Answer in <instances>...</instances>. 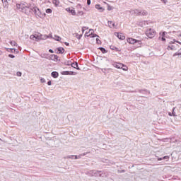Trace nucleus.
<instances>
[{
	"instance_id": "nucleus-1",
	"label": "nucleus",
	"mask_w": 181,
	"mask_h": 181,
	"mask_svg": "<svg viewBox=\"0 0 181 181\" xmlns=\"http://www.w3.org/2000/svg\"><path fill=\"white\" fill-rule=\"evenodd\" d=\"M106 61L110 62L112 66H113V67H115V69L123 70V71H128V66H127L125 64L117 62L112 60L110 61V59H106Z\"/></svg>"
},
{
	"instance_id": "nucleus-2",
	"label": "nucleus",
	"mask_w": 181,
	"mask_h": 181,
	"mask_svg": "<svg viewBox=\"0 0 181 181\" xmlns=\"http://www.w3.org/2000/svg\"><path fill=\"white\" fill-rule=\"evenodd\" d=\"M30 13H34L35 16L42 18V12L40 11V9H39L36 6L30 7L28 6V8H27L26 15H29Z\"/></svg>"
},
{
	"instance_id": "nucleus-3",
	"label": "nucleus",
	"mask_w": 181,
	"mask_h": 181,
	"mask_svg": "<svg viewBox=\"0 0 181 181\" xmlns=\"http://www.w3.org/2000/svg\"><path fill=\"white\" fill-rule=\"evenodd\" d=\"M127 43H129V45H134L135 46L136 49L142 47V40H136L133 37H127Z\"/></svg>"
},
{
	"instance_id": "nucleus-4",
	"label": "nucleus",
	"mask_w": 181,
	"mask_h": 181,
	"mask_svg": "<svg viewBox=\"0 0 181 181\" xmlns=\"http://www.w3.org/2000/svg\"><path fill=\"white\" fill-rule=\"evenodd\" d=\"M16 8L18 9V11H20V12H23L26 15L29 6H28V3L21 2L20 4H16Z\"/></svg>"
},
{
	"instance_id": "nucleus-5",
	"label": "nucleus",
	"mask_w": 181,
	"mask_h": 181,
	"mask_svg": "<svg viewBox=\"0 0 181 181\" xmlns=\"http://www.w3.org/2000/svg\"><path fill=\"white\" fill-rule=\"evenodd\" d=\"M88 173L90 176H95V177H104V176H105L104 171L101 170H91Z\"/></svg>"
},
{
	"instance_id": "nucleus-6",
	"label": "nucleus",
	"mask_w": 181,
	"mask_h": 181,
	"mask_svg": "<svg viewBox=\"0 0 181 181\" xmlns=\"http://www.w3.org/2000/svg\"><path fill=\"white\" fill-rule=\"evenodd\" d=\"M156 35V31L152 28H148L146 32V35L148 37V39H153Z\"/></svg>"
},
{
	"instance_id": "nucleus-7",
	"label": "nucleus",
	"mask_w": 181,
	"mask_h": 181,
	"mask_svg": "<svg viewBox=\"0 0 181 181\" xmlns=\"http://www.w3.org/2000/svg\"><path fill=\"white\" fill-rule=\"evenodd\" d=\"M61 74L62 76H76L77 73L73 71H63Z\"/></svg>"
},
{
	"instance_id": "nucleus-8",
	"label": "nucleus",
	"mask_w": 181,
	"mask_h": 181,
	"mask_svg": "<svg viewBox=\"0 0 181 181\" xmlns=\"http://www.w3.org/2000/svg\"><path fill=\"white\" fill-rule=\"evenodd\" d=\"M157 160L160 161L162 160L163 162H168L169 160V159L170 158V156H164L162 157H159V156H156Z\"/></svg>"
},
{
	"instance_id": "nucleus-9",
	"label": "nucleus",
	"mask_w": 181,
	"mask_h": 181,
	"mask_svg": "<svg viewBox=\"0 0 181 181\" xmlns=\"http://www.w3.org/2000/svg\"><path fill=\"white\" fill-rule=\"evenodd\" d=\"M88 33H90V34H88L89 37H91V38H93V37H100V35L94 33V29H93V28L89 29Z\"/></svg>"
},
{
	"instance_id": "nucleus-10",
	"label": "nucleus",
	"mask_w": 181,
	"mask_h": 181,
	"mask_svg": "<svg viewBox=\"0 0 181 181\" xmlns=\"http://www.w3.org/2000/svg\"><path fill=\"white\" fill-rule=\"evenodd\" d=\"M115 36H116L119 40H125V35L122 33H115Z\"/></svg>"
},
{
	"instance_id": "nucleus-11",
	"label": "nucleus",
	"mask_w": 181,
	"mask_h": 181,
	"mask_svg": "<svg viewBox=\"0 0 181 181\" xmlns=\"http://www.w3.org/2000/svg\"><path fill=\"white\" fill-rule=\"evenodd\" d=\"M65 52L66 49H64V48L62 47H59L55 49V53H57V54H63V53H64Z\"/></svg>"
},
{
	"instance_id": "nucleus-12",
	"label": "nucleus",
	"mask_w": 181,
	"mask_h": 181,
	"mask_svg": "<svg viewBox=\"0 0 181 181\" xmlns=\"http://www.w3.org/2000/svg\"><path fill=\"white\" fill-rule=\"evenodd\" d=\"M65 11H66V12H68L69 13H71V15H72L73 16H76V10L74 9V8H70L68 7L65 9Z\"/></svg>"
},
{
	"instance_id": "nucleus-13",
	"label": "nucleus",
	"mask_w": 181,
	"mask_h": 181,
	"mask_svg": "<svg viewBox=\"0 0 181 181\" xmlns=\"http://www.w3.org/2000/svg\"><path fill=\"white\" fill-rule=\"evenodd\" d=\"M167 50L170 51H173V52H175V46H173V45L172 44V41H168V44L167 46Z\"/></svg>"
},
{
	"instance_id": "nucleus-14",
	"label": "nucleus",
	"mask_w": 181,
	"mask_h": 181,
	"mask_svg": "<svg viewBox=\"0 0 181 181\" xmlns=\"http://www.w3.org/2000/svg\"><path fill=\"white\" fill-rule=\"evenodd\" d=\"M49 60H52V62H59L60 59H59V57L57 54H50Z\"/></svg>"
},
{
	"instance_id": "nucleus-15",
	"label": "nucleus",
	"mask_w": 181,
	"mask_h": 181,
	"mask_svg": "<svg viewBox=\"0 0 181 181\" xmlns=\"http://www.w3.org/2000/svg\"><path fill=\"white\" fill-rule=\"evenodd\" d=\"M142 10L139 9V8H135L134 10H132V15H136V16H141V12Z\"/></svg>"
},
{
	"instance_id": "nucleus-16",
	"label": "nucleus",
	"mask_w": 181,
	"mask_h": 181,
	"mask_svg": "<svg viewBox=\"0 0 181 181\" xmlns=\"http://www.w3.org/2000/svg\"><path fill=\"white\" fill-rule=\"evenodd\" d=\"M6 52H8L9 53H16L18 54V53H19V49L16 48H6Z\"/></svg>"
},
{
	"instance_id": "nucleus-17",
	"label": "nucleus",
	"mask_w": 181,
	"mask_h": 181,
	"mask_svg": "<svg viewBox=\"0 0 181 181\" xmlns=\"http://www.w3.org/2000/svg\"><path fill=\"white\" fill-rule=\"evenodd\" d=\"M95 9L99 11V12H104V11H105V8H104V7L101 6V4H95Z\"/></svg>"
},
{
	"instance_id": "nucleus-18",
	"label": "nucleus",
	"mask_w": 181,
	"mask_h": 181,
	"mask_svg": "<svg viewBox=\"0 0 181 181\" xmlns=\"http://www.w3.org/2000/svg\"><path fill=\"white\" fill-rule=\"evenodd\" d=\"M39 56H40L42 59H47V60H49L50 58V54H47V53H41V54H39Z\"/></svg>"
},
{
	"instance_id": "nucleus-19",
	"label": "nucleus",
	"mask_w": 181,
	"mask_h": 181,
	"mask_svg": "<svg viewBox=\"0 0 181 181\" xmlns=\"http://www.w3.org/2000/svg\"><path fill=\"white\" fill-rule=\"evenodd\" d=\"M107 24L109 28H110L111 29H112V28H114L115 29V28H117V25H115V23L112 22V21H108Z\"/></svg>"
},
{
	"instance_id": "nucleus-20",
	"label": "nucleus",
	"mask_w": 181,
	"mask_h": 181,
	"mask_svg": "<svg viewBox=\"0 0 181 181\" xmlns=\"http://www.w3.org/2000/svg\"><path fill=\"white\" fill-rule=\"evenodd\" d=\"M170 41H171V45L174 46V48L175 49V50H177V49L180 48V46L178 44H177L175 41H174V39H173V40H170Z\"/></svg>"
},
{
	"instance_id": "nucleus-21",
	"label": "nucleus",
	"mask_w": 181,
	"mask_h": 181,
	"mask_svg": "<svg viewBox=\"0 0 181 181\" xmlns=\"http://www.w3.org/2000/svg\"><path fill=\"white\" fill-rule=\"evenodd\" d=\"M40 40H42V34L38 33L35 34V42H40Z\"/></svg>"
},
{
	"instance_id": "nucleus-22",
	"label": "nucleus",
	"mask_w": 181,
	"mask_h": 181,
	"mask_svg": "<svg viewBox=\"0 0 181 181\" xmlns=\"http://www.w3.org/2000/svg\"><path fill=\"white\" fill-rule=\"evenodd\" d=\"M51 77L52 78H57L59 77V72L54 71L51 73Z\"/></svg>"
},
{
	"instance_id": "nucleus-23",
	"label": "nucleus",
	"mask_w": 181,
	"mask_h": 181,
	"mask_svg": "<svg viewBox=\"0 0 181 181\" xmlns=\"http://www.w3.org/2000/svg\"><path fill=\"white\" fill-rule=\"evenodd\" d=\"M138 26H140V28H144V26H146V21H139L137 23Z\"/></svg>"
},
{
	"instance_id": "nucleus-24",
	"label": "nucleus",
	"mask_w": 181,
	"mask_h": 181,
	"mask_svg": "<svg viewBox=\"0 0 181 181\" xmlns=\"http://www.w3.org/2000/svg\"><path fill=\"white\" fill-rule=\"evenodd\" d=\"M110 50H115V52H121V49H119V48L115 47V45H110Z\"/></svg>"
},
{
	"instance_id": "nucleus-25",
	"label": "nucleus",
	"mask_w": 181,
	"mask_h": 181,
	"mask_svg": "<svg viewBox=\"0 0 181 181\" xmlns=\"http://www.w3.org/2000/svg\"><path fill=\"white\" fill-rule=\"evenodd\" d=\"M98 49V50L101 51V53H103V54H105V53H108V50L103 47H100Z\"/></svg>"
},
{
	"instance_id": "nucleus-26",
	"label": "nucleus",
	"mask_w": 181,
	"mask_h": 181,
	"mask_svg": "<svg viewBox=\"0 0 181 181\" xmlns=\"http://www.w3.org/2000/svg\"><path fill=\"white\" fill-rule=\"evenodd\" d=\"M1 1L4 8H8V6H9V3L8 2V0H1Z\"/></svg>"
},
{
	"instance_id": "nucleus-27",
	"label": "nucleus",
	"mask_w": 181,
	"mask_h": 181,
	"mask_svg": "<svg viewBox=\"0 0 181 181\" xmlns=\"http://www.w3.org/2000/svg\"><path fill=\"white\" fill-rule=\"evenodd\" d=\"M54 40H56V42H60L62 40V37L54 35V37L53 38Z\"/></svg>"
},
{
	"instance_id": "nucleus-28",
	"label": "nucleus",
	"mask_w": 181,
	"mask_h": 181,
	"mask_svg": "<svg viewBox=\"0 0 181 181\" xmlns=\"http://www.w3.org/2000/svg\"><path fill=\"white\" fill-rule=\"evenodd\" d=\"M139 93L141 94H145V93H149V90H148V89H139Z\"/></svg>"
},
{
	"instance_id": "nucleus-29",
	"label": "nucleus",
	"mask_w": 181,
	"mask_h": 181,
	"mask_svg": "<svg viewBox=\"0 0 181 181\" xmlns=\"http://www.w3.org/2000/svg\"><path fill=\"white\" fill-rule=\"evenodd\" d=\"M148 11L146 10H141V16H147Z\"/></svg>"
},
{
	"instance_id": "nucleus-30",
	"label": "nucleus",
	"mask_w": 181,
	"mask_h": 181,
	"mask_svg": "<svg viewBox=\"0 0 181 181\" xmlns=\"http://www.w3.org/2000/svg\"><path fill=\"white\" fill-rule=\"evenodd\" d=\"M52 4H54L55 6H59V5L60 4V1H59V0H52Z\"/></svg>"
},
{
	"instance_id": "nucleus-31",
	"label": "nucleus",
	"mask_w": 181,
	"mask_h": 181,
	"mask_svg": "<svg viewBox=\"0 0 181 181\" xmlns=\"http://www.w3.org/2000/svg\"><path fill=\"white\" fill-rule=\"evenodd\" d=\"M74 66V69H76V70H81V69H80V67L78 66V62H75Z\"/></svg>"
},
{
	"instance_id": "nucleus-32",
	"label": "nucleus",
	"mask_w": 181,
	"mask_h": 181,
	"mask_svg": "<svg viewBox=\"0 0 181 181\" xmlns=\"http://www.w3.org/2000/svg\"><path fill=\"white\" fill-rule=\"evenodd\" d=\"M88 153V152H85L83 153H81L78 156V159H81V158H83V156H86V155H87Z\"/></svg>"
},
{
	"instance_id": "nucleus-33",
	"label": "nucleus",
	"mask_w": 181,
	"mask_h": 181,
	"mask_svg": "<svg viewBox=\"0 0 181 181\" xmlns=\"http://www.w3.org/2000/svg\"><path fill=\"white\" fill-rule=\"evenodd\" d=\"M71 62V60L65 61L64 62H62V64H64V66H70V63Z\"/></svg>"
},
{
	"instance_id": "nucleus-34",
	"label": "nucleus",
	"mask_w": 181,
	"mask_h": 181,
	"mask_svg": "<svg viewBox=\"0 0 181 181\" xmlns=\"http://www.w3.org/2000/svg\"><path fill=\"white\" fill-rule=\"evenodd\" d=\"M95 40H96V45H102L103 42H101V40H100V37H97Z\"/></svg>"
},
{
	"instance_id": "nucleus-35",
	"label": "nucleus",
	"mask_w": 181,
	"mask_h": 181,
	"mask_svg": "<svg viewBox=\"0 0 181 181\" xmlns=\"http://www.w3.org/2000/svg\"><path fill=\"white\" fill-rule=\"evenodd\" d=\"M175 110H176V107H173L172 109L171 113L173 114V117H177V115H176V112H175Z\"/></svg>"
},
{
	"instance_id": "nucleus-36",
	"label": "nucleus",
	"mask_w": 181,
	"mask_h": 181,
	"mask_svg": "<svg viewBox=\"0 0 181 181\" xmlns=\"http://www.w3.org/2000/svg\"><path fill=\"white\" fill-rule=\"evenodd\" d=\"M10 45H11V46H18V43H16L15 41L13 40H11L9 42Z\"/></svg>"
},
{
	"instance_id": "nucleus-37",
	"label": "nucleus",
	"mask_w": 181,
	"mask_h": 181,
	"mask_svg": "<svg viewBox=\"0 0 181 181\" xmlns=\"http://www.w3.org/2000/svg\"><path fill=\"white\" fill-rule=\"evenodd\" d=\"M47 39V35L41 34V40H46Z\"/></svg>"
},
{
	"instance_id": "nucleus-38",
	"label": "nucleus",
	"mask_w": 181,
	"mask_h": 181,
	"mask_svg": "<svg viewBox=\"0 0 181 181\" xmlns=\"http://www.w3.org/2000/svg\"><path fill=\"white\" fill-rule=\"evenodd\" d=\"M76 37L78 39V40H80L81 37H83V34H76Z\"/></svg>"
},
{
	"instance_id": "nucleus-39",
	"label": "nucleus",
	"mask_w": 181,
	"mask_h": 181,
	"mask_svg": "<svg viewBox=\"0 0 181 181\" xmlns=\"http://www.w3.org/2000/svg\"><path fill=\"white\" fill-rule=\"evenodd\" d=\"M168 33H166V31H163L162 33H160V35H161V37H166V34Z\"/></svg>"
},
{
	"instance_id": "nucleus-40",
	"label": "nucleus",
	"mask_w": 181,
	"mask_h": 181,
	"mask_svg": "<svg viewBox=\"0 0 181 181\" xmlns=\"http://www.w3.org/2000/svg\"><path fill=\"white\" fill-rule=\"evenodd\" d=\"M88 30V27H86V26L82 27V29H81V30H82V35H83V33H84V32H86V30Z\"/></svg>"
},
{
	"instance_id": "nucleus-41",
	"label": "nucleus",
	"mask_w": 181,
	"mask_h": 181,
	"mask_svg": "<svg viewBox=\"0 0 181 181\" xmlns=\"http://www.w3.org/2000/svg\"><path fill=\"white\" fill-rule=\"evenodd\" d=\"M112 9H114V7L107 4V11H112Z\"/></svg>"
},
{
	"instance_id": "nucleus-42",
	"label": "nucleus",
	"mask_w": 181,
	"mask_h": 181,
	"mask_svg": "<svg viewBox=\"0 0 181 181\" xmlns=\"http://www.w3.org/2000/svg\"><path fill=\"white\" fill-rule=\"evenodd\" d=\"M46 13H52V12H53V10H52V8H47L45 10Z\"/></svg>"
},
{
	"instance_id": "nucleus-43",
	"label": "nucleus",
	"mask_w": 181,
	"mask_h": 181,
	"mask_svg": "<svg viewBox=\"0 0 181 181\" xmlns=\"http://www.w3.org/2000/svg\"><path fill=\"white\" fill-rule=\"evenodd\" d=\"M47 39H54V37H53V35L50 33L48 35H47Z\"/></svg>"
},
{
	"instance_id": "nucleus-44",
	"label": "nucleus",
	"mask_w": 181,
	"mask_h": 181,
	"mask_svg": "<svg viewBox=\"0 0 181 181\" xmlns=\"http://www.w3.org/2000/svg\"><path fill=\"white\" fill-rule=\"evenodd\" d=\"M35 34H33V35H31L30 36V39L31 40H35Z\"/></svg>"
},
{
	"instance_id": "nucleus-45",
	"label": "nucleus",
	"mask_w": 181,
	"mask_h": 181,
	"mask_svg": "<svg viewBox=\"0 0 181 181\" xmlns=\"http://www.w3.org/2000/svg\"><path fill=\"white\" fill-rule=\"evenodd\" d=\"M66 159H74V155L67 156Z\"/></svg>"
},
{
	"instance_id": "nucleus-46",
	"label": "nucleus",
	"mask_w": 181,
	"mask_h": 181,
	"mask_svg": "<svg viewBox=\"0 0 181 181\" xmlns=\"http://www.w3.org/2000/svg\"><path fill=\"white\" fill-rule=\"evenodd\" d=\"M159 39H160L161 42H166V37H159Z\"/></svg>"
},
{
	"instance_id": "nucleus-47",
	"label": "nucleus",
	"mask_w": 181,
	"mask_h": 181,
	"mask_svg": "<svg viewBox=\"0 0 181 181\" xmlns=\"http://www.w3.org/2000/svg\"><path fill=\"white\" fill-rule=\"evenodd\" d=\"M78 15H80V16H83L84 15V12H83V11H78Z\"/></svg>"
},
{
	"instance_id": "nucleus-48",
	"label": "nucleus",
	"mask_w": 181,
	"mask_h": 181,
	"mask_svg": "<svg viewBox=\"0 0 181 181\" xmlns=\"http://www.w3.org/2000/svg\"><path fill=\"white\" fill-rule=\"evenodd\" d=\"M16 76L18 77H22V73L21 71H17L16 72Z\"/></svg>"
},
{
	"instance_id": "nucleus-49",
	"label": "nucleus",
	"mask_w": 181,
	"mask_h": 181,
	"mask_svg": "<svg viewBox=\"0 0 181 181\" xmlns=\"http://www.w3.org/2000/svg\"><path fill=\"white\" fill-rule=\"evenodd\" d=\"M107 70H110V69H108V68H103V69H101V71H103V73H105V71H107Z\"/></svg>"
},
{
	"instance_id": "nucleus-50",
	"label": "nucleus",
	"mask_w": 181,
	"mask_h": 181,
	"mask_svg": "<svg viewBox=\"0 0 181 181\" xmlns=\"http://www.w3.org/2000/svg\"><path fill=\"white\" fill-rule=\"evenodd\" d=\"M8 57H9L10 59H15V55L12 54H9L8 55Z\"/></svg>"
},
{
	"instance_id": "nucleus-51",
	"label": "nucleus",
	"mask_w": 181,
	"mask_h": 181,
	"mask_svg": "<svg viewBox=\"0 0 181 181\" xmlns=\"http://www.w3.org/2000/svg\"><path fill=\"white\" fill-rule=\"evenodd\" d=\"M90 33H88V32L86 31V32L85 33V35H84L85 37H89L88 35H90Z\"/></svg>"
},
{
	"instance_id": "nucleus-52",
	"label": "nucleus",
	"mask_w": 181,
	"mask_h": 181,
	"mask_svg": "<svg viewBox=\"0 0 181 181\" xmlns=\"http://www.w3.org/2000/svg\"><path fill=\"white\" fill-rule=\"evenodd\" d=\"M40 83H46V79H45V78H41Z\"/></svg>"
},
{
	"instance_id": "nucleus-53",
	"label": "nucleus",
	"mask_w": 181,
	"mask_h": 181,
	"mask_svg": "<svg viewBox=\"0 0 181 181\" xmlns=\"http://www.w3.org/2000/svg\"><path fill=\"white\" fill-rule=\"evenodd\" d=\"M69 66H71V67H72L73 69H74V62H71L69 64Z\"/></svg>"
},
{
	"instance_id": "nucleus-54",
	"label": "nucleus",
	"mask_w": 181,
	"mask_h": 181,
	"mask_svg": "<svg viewBox=\"0 0 181 181\" xmlns=\"http://www.w3.org/2000/svg\"><path fill=\"white\" fill-rule=\"evenodd\" d=\"M174 42H175L178 45H181V42L180 41L177 40L176 39H174Z\"/></svg>"
},
{
	"instance_id": "nucleus-55",
	"label": "nucleus",
	"mask_w": 181,
	"mask_h": 181,
	"mask_svg": "<svg viewBox=\"0 0 181 181\" xmlns=\"http://www.w3.org/2000/svg\"><path fill=\"white\" fill-rule=\"evenodd\" d=\"M87 5L88 6L91 5V0H87Z\"/></svg>"
},
{
	"instance_id": "nucleus-56",
	"label": "nucleus",
	"mask_w": 181,
	"mask_h": 181,
	"mask_svg": "<svg viewBox=\"0 0 181 181\" xmlns=\"http://www.w3.org/2000/svg\"><path fill=\"white\" fill-rule=\"evenodd\" d=\"M161 2H163V4H165V5H166V4H168V0H161Z\"/></svg>"
},
{
	"instance_id": "nucleus-57",
	"label": "nucleus",
	"mask_w": 181,
	"mask_h": 181,
	"mask_svg": "<svg viewBox=\"0 0 181 181\" xmlns=\"http://www.w3.org/2000/svg\"><path fill=\"white\" fill-rule=\"evenodd\" d=\"M118 172L119 173H125V170H120Z\"/></svg>"
},
{
	"instance_id": "nucleus-58",
	"label": "nucleus",
	"mask_w": 181,
	"mask_h": 181,
	"mask_svg": "<svg viewBox=\"0 0 181 181\" xmlns=\"http://www.w3.org/2000/svg\"><path fill=\"white\" fill-rule=\"evenodd\" d=\"M48 52H49V53H54V51L53 49H49L48 50Z\"/></svg>"
},
{
	"instance_id": "nucleus-59",
	"label": "nucleus",
	"mask_w": 181,
	"mask_h": 181,
	"mask_svg": "<svg viewBox=\"0 0 181 181\" xmlns=\"http://www.w3.org/2000/svg\"><path fill=\"white\" fill-rule=\"evenodd\" d=\"M64 45H65V46H70V43L67 42H64Z\"/></svg>"
},
{
	"instance_id": "nucleus-60",
	"label": "nucleus",
	"mask_w": 181,
	"mask_h": 181,
	"mask_svg": "<svg viewBox=\"0 0 181 181\" xmlns=\"http://www.w3.org/2000/svg\"><path fill=\"white\" fill-rule=\"evenodd\" d=\"M47 86H52V81H49L47 83Z\"/></svg>"
},
{
	"instance_id": "nucleus-61",
	"label": "nucleus",
	"mask_w": 181,
	"mask_h": 181,
	"mask_svg": "<svg viewBox=\"0 0 181 181\" xmlns=\"http://www.w3.org/2000/svg\"><path fill=\"white\" fill-rule=\"evenodd\" d=\"M168 115L169 117H173V114L172 113V112H168Z\"/></svg>"
},
{
	"instance_id": "nucleus-62",
	"label": "nucleus",
	"mask_w": 181,
	"mask_h": 181,
	"mask_svg": "<svg viewBox=\"0 0 181 181\" xmlns=\"http://www.w3.org/2000/svg\"><path fill=\"white\" fill-rule=\"evenodd\" d=\"M74 159H78V157L77 155H74Z\"/></svg>"
},
{
	"instance_id": "nucleus-63",
	"label": "nucleus",
	"mask_w": 181,
	"mask_h": 181,
	"mask_svg": "<svg viewBox=\"0 0 181 181\" xmlns=\"http://www.w3.org/2000/svg\"><path fill=\"white\" fill-rule=\"evenodd\" d=\"M77 8H81V4H78L77 6H76Z\"/></svg>"
},
{
	"instance_id": "nucleus-64",
	"label": "nucleus",
	"mask_w": 181,
	"mask_h": 181,
	"mask_svg": "<svg viewBox=\"0 0 181 181\" xmlns=\"http://www.w3.org/2000/svg\"><path fill=\"white\" fill-rule=\"evenodd\" d=\"M2 55V51L0 50V56Z\"/></svg>"
}]
</instances>
